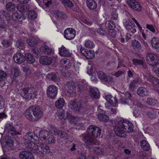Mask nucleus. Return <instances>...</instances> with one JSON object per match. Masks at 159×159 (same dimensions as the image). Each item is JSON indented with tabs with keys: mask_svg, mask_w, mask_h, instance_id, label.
<instances>
[{
	"mask_svg": "<svg viewBox=\"0 0 159 159\" xmlns=\"http://www.w3.org/2000/svg\"><path fill=\"white\" fill-rule=\"evenodd\" d=\"M141 146L143 150L145 151L148 150L149 149V145L145 140H143L141 142Z\"/></svg>",
	"mask_w": 159,
	"mask_h": 159,
	"instance_id": "35",
	"label": "nucleus"
},
{
	"mask_svg": "<svg viewBox=\"0 0 159 159\" xmlns=\"http://www.w3.org/2000/svg\"><path fill=\"white\" fill-rule=\"evenodd\" d=\"M137 93L140 96H147L148 95V91L145 88L140 87L137 89Z\"/></svg>",
	"mask_w": 159,
	"mask_h": 159,
	"instance_id": "23",
	"label": "nucleus"
},
{
	"mask_svg": "<svg viewBox=\"0 0 159 159\" xmlns=\"http://www.w3.org/2000/svg\"><path fill=\"white\" fill-rule=\"evenodd\" d=\"M27 43L28 45L31 47H34L37 44V41H34V39H27Z\"/></svg>",
	"mask_w": 159,
	"mask_h": 159,
	"instance_id": "55",
	"label": "nucleus"
},
{
	"mask_svg": "<svg viewBox=\"0 0 159 159\" xmlns=\"http://www.w3.org/2000/svg\"><path fill=\"white\" fill-rule=\"evenodd\" d=\"M2 14V17H1L2 19L4 20V19H6V20H7V21H8L9 20V15L7 14L6 12L4 11L0 12V14Z\"/></svg>",
	"mask_w": 159,
	"mask_h": 159,
	"instance_id": "54",
	"label": "nucleus"
},
{
	"mask_svg": "<svg viewBox=\"0 0 159 159\" xmlns=\"http://www.w3.org/2000/svg\"><path fill=\"white\" fill-rule=\"evenodd\" d=\"M80 52L83 55L88 59H92L95 56V53L93 51L85 50L84 48H81Z\"/></svg>",
	"mask_w": 159,
	"mask_h": 159,
	"instance_id": "15",
	"label": "nucleus"
},
{
	"mask_svg": "<svg viewBox=\"0 0 159 159\" xmlns=\"http://www.w3.org/2000/svg\"><path fill=\"white\" fill-rule=\"evenodd\" d=\"M17 9L19 11L21 12H25L27 11L26 7L23 4L18 5Z\"/></svg>",
	"mask_w": 159,
	"mask_h": 159,
	"instance_id": "47",
	"label": "nucleus"
},
{
	"mask_svg": "<svg viewBox=\"0 0 159 159\" xmlns=\"http://www.w3.org/2000/svg\"><path fill=\"white\" fill-rule=\"evenodd\" d=\"M10 128L9 129L11 132L10 133V134L11 135L18 134L20 135V134L15 129L12 125L10 126Z\"/></svg>",
	"mask_w": 159,
	"mask_h": 159,
	"instance_id": "52",
	"label": "nucleus"
},
{
	"mask_svg": "<svg viewBox=\"0 0 159 159\" xmlns=\"http://www.w3.org/2000/svg\"><path fill=\"white\" fill-rule=\"evenodd\" d=\"M55 14L57 16L60 18L64 17V15L62 12L59 11H56L55 12Z\"/></svg>",
	"mask_w": 159,
	"mask_h": 159,
	"instance_id": "61",
	"label": "nucleus"
},
{
	"mask_svg": "<svg viewBox=\"0 0 159 159\" xmlns=\"http://www.w3.org/2000/svg\"><path fill=\"white\" fill-rule=\"evenodd\" d=\"M7 76V74L3 71L0 70V81L4 80Z\"/></svg>",
	"mask_w": 159,
	"mask_h": 159,
	"instance_id": "56",
	"label": "nucleus"
},
{
	"mask_svg": "<svg viewBox=\"0 0 159 159\" xmlns=\"http://www.w3.org/2000/svg\"><path fill=\"white\" fill-rule=\"evenodd\" d=\"M21 15L17 12L14 13L12 16V19L13 20L16 21L21 18Z\"/></svg>",
	"mask_w": 159,
	"mask_h": 159,
	"instance_id": "51",
	"label": "nucleus"
},
{
	"mask_svg": "<svg viewBox=\"0 0 159 159\" xmlns=\"http://www.w3.org/2000/svg\"><path fill=\"white\" fill-rule=\"evenodd\" d=\"M159 58L157 55L153 53H148L146 57V61L149 65L153 66L152 70L159 77Z\"/></svg>",
	"mask_w": 159,
	"mask_h": 159,
	"instance_id": "4",
	"label": "nucleus"
},
{
	"mask_svg": "<svg viewBox=\"0 0 159 159\" xmlns=\"http://www.w3.org/2000/svg\"><path fill=\"white\" fill-rule=\"evenodd\" d=\"M146 102L150 106H154L158 103L157 100L150 98H147Z\"/></svg>",
	"mask_w": 159,
	"mask_h": 159,
	"instance_id": "36",
	"label": "nucleus"
},
{
	"mask_svg": "<svg viewBox=\"0 0 159 159\" xmlns=\"http://www.w3.org/2000/svg\"><path fill=\"white\" fill-rule=\"evenodd\" d=\"M2 44L4 47H6L10 45V43L7 40H4L2 42Z\"/></svg>",
	"mask_w": 159,
	"mask_h": 159,
	"instance_id": "63",
	"label": "nucleus"
},
{
	"mask_svg": "<svg viewBox=\"0 0 159 159\" xmlns=\"http://www.w3.org/2000/svg\"><path fill=\"white\" fill-rule=\"evenodd\" d=\"M133 64L135 66L142 65L143 67H146V64L144 63L142 59H133L132 60Z\"/></svg>",
	"mask_w": 159,
	"mask_h": 159,
	"instance_id": "33",
	"label": "nucleus"
},
{
	"mask_svg": "<svg viewBox=\"0 0 159 159\" xmlns=\"http://www.w3.org/2000/svg\"><path fill=\"white\" fill-rule=\"evenodd\" d=\"M132 19L138 28L139 31L141 32L142 30H143L142 29V27L140 25V24L138 23L137 21L134 18H132Z\"/></svg>",
	"mask_w": 159,
	"mask_h": 159,
	"instance_id": "57",
	"label": "nucleus"
},
{
	"mask_svg": "<svg viewBox=\"0 0 159 159\" xmlns=\"http://www.w3.org/2000/svg\"><path fill=\"white\" fill-rule=\"evenodd\" d=\"M82 21L83 23L89 25H91L93 23L92 21H89L86 19H83Z\"/></svg>",
	"mask_w": 159,
	"mask_h": 159,
	"instance_id": "59",
	"label": "nucleus"
},
{
	"mask_svg": "<svg viewBox=\"0 0 159 159\" xmlns=\"http://www.w3.org/2000/svg\"><path fill=\"white\" fill-rule=\"evenodd\" d=\"M65 101L63 98H60L56 100L55 102V107L58 108H61L64 105Z\"/></svg>",
	"mask_w": 159,
	"mask_h": 159,
	"instance_id": "32",
	"label": "nucleus"
},
{
	"mask_svg": "<svg viewBox=\"0 0 159 159\" xmlns=\"http://www.w3.org/2000/svg\"><path fill=\"white\" fill-rule=\"evenodd\" d=\"M107 101L110 103H113V106H115L118 104V101L115 97H113L111 95H108L106 96Z\"/></svg>",
	"mask_w": 159,
	"mask_h": 159,
	"instance_id": "25",
	"label": "nucleus"
},
{
	"mask_svg": "<svg viewBox=\"0 0 159 159\" xmlns=\"http://www.w3.org/2000/svg\"><path fill=\"white\" fill-rule=\"evenodd\" d=\"M87 5L91 10L95 9L97 7V4L94 0H87Z\"/></svg>",
	"mask_w": 159,
	"mask_h": 159,
	"instance_id": "31",
	"label": "nucleus"
},
{
	"mask_svg": "<svg viewBox=\"0 0 159 159\" xmlns=\"http://www.w3.org/2000/svg\"><path fill=\"white\" fill-rule=\"evenodd\" d=\"M37 95V92L34 88H24L21 90V95L26 99H33Z\"/></svg>",
	"mask_w": 159,
	"mask_h": 159,
	"instance_id": "6",
	"label": "nucleus"
},
{
	"mask_svg": "<svg viewBox=\"0 0 159 159\" xmlns=\"http://www.w3.org/2000/svg\"><path fill=\"white\" fill-rule=\"evenodd\" d=\"M157 109L153 108H148L145 111L147 116L149 119H153L156 117V113L157 112Z\"/></svg>",
	"mask_w": 159,
	"mask_h": 159,
	"instance_id": "18",
	"label": "nucleus"
},
{
	"mask_svg": "<svg viewBox=\"0 0 159 159\" xmlns=\"http://www.w3.org/2000/svg\"><path fill=\"white\" fill-rule=\"evenodd\" d=\"M21 159H34L32 154L27 151H23L21 152L19 155Z\"/></svg>",
	"mask_w": 159,
	"mask_h": 159,
	"instance_id": "19",
	"label": "nucleus"
},
{
	"mask_svg": "<svg viewBox=\"0 0 159 159\" xmlns=\"http://www.w3.org/2000/svg\"><path fill=\"white\" fill-rule=\"evenodd\" d=\"M50 133L45 130H41L39 133V138L41 140H45L48 137Z\"/></svg>",
	"mask_w": 159,
	"mask_h": 159,
	"instance_id": "27",
	"label": "nucleus"
},
{
	"mask_svg": "<svg viewBox=\"0 0 159 159\" xmlns=\"http://www.w3.org/2000/svg\"><path fill=\"white\" fill-rule=\"evenodd\" d=\"M132 46L135 48L140 49L141 47L140 43L136 40L132 41Z\"/></svg>",
	"mask_w": 159,
	"mask_h": 159,
	"instance_id": "43",
	"label": "nucleus"
},
{
	"mask_svg": "<svg viewBox=\"0 0 159 159\" xmlns=\"http://www.w3.org/2000/svg\"><path fill=\"white\" fill-rule=\"evenodd\" d=\"M139 83L138 79H136L131 81L130 84V87L131 89H133L134 87L138 84Z\"/></svg>",
	"mask_w": 159,
	"mask_h": 159,
	"instance_id": "46",
	"label": "nucleus"
},
{
	"mask_svg": "<svg viewBox=\"0 0 159 159\" xmlns=\"http://www.w3.org/2000/svg\"><path fill=\"white\" fill-rule=\"evenodd\" d=\"M57 115L60 119H64L65 120L67 119L69 122L74 123L75 124H77L76 122L77 121H78L80 119L78 117H75L67 112L65 113V111L64 110L57 111Z\"/></svg>",
	"mask_w": 159,
	"mask_h": 159,
	"instance_id": "5",
	"label": "nucleus"
},
{
	"mask_svg": "<svg viewBox=\"0 0 159 159\" xmlns=\"http://www.w3.org/2000/svg\"><path fill=\"white\" fill-rule=\"evenodd\" d=\"M84 45L85 47L88 48H93L94 47V44L90 40H88L85 42Z\"/></svg>",
	"mask_w": 159,
	"mask_h": 159,
	"instance_id": "42",
	"label": "nucleus"
},
{
	"mask_svg": "<svg viewBox=\"0 0 159 159\" xmlns=\"http://www.w3.org/2000/svg\"><path fill=\"white\" fill-rule=\"evenodd\" d=\"M57 57L56 56H54V58L52 59L51 58L47 56H43L40 58L39 60L40 63L42 64L48 65L52 62V60L55 61Z\"/></svg>",
	"mask_w": 159,
	"mask_h": 159,
	"instance_id": "16",
	"label": "nucleus"
},
{
	"mask_svg": "<svg viewBox=\"0 0 159 159\" xmlns=\"http://www.w3.org/2000/svg\"><path fill=\"white\" fill-rule=\"evenodd\" d=\"M133 128V125L131 123L126 120H122L117 122L114 130L117 136L124 137L125 136V133L132 131Z\"/></svg>",
	"mask_w": 159,
	"mask_h": 159,
	"instance_id": "2",
	"label": "nucleus"
},
{
	"mask_svg": "<svg viewBox=\"0 0 159 159\" xmlns=\"http://www.w3.org/2000/svg\"><path fill=\"white\" fill-rule=\"evenodd\" d=\"M146 28L152 32H154L155 31L154 28L151 25L147 24Z\"/></svg>",
	"mask_w": 159,
	"mask_h": 159,
	"instance_id": "60",
	"label": "nucleus"
},
{
	"mask_svg": "<svg viewBox=\"0 0 159 159\" xmlns=\"http://www.w3.org/2000/svg\"><path fill=\"white\" fill-rule=\"evenodd\" d=\"M6 7L8 11H13L15 9L14 4L11 2L8 3L6 5Z\"/></svg>",
	"mask_w": 159,
	"mask_h": 159,
	"instance_id": "41",
	"label": "nucleus"
},
{
	"mask_svg": "<svg viewBox=\"0 0 159 159\" xmlns=\"http://www.w3.org/2000/svg\"><path fill=\"white\" fill-rule=\"evenodd\" d=\"M52 130L55 134H58L60 136V138L63 140L67 139L69 138V136L64 131L58 130L56 128H53Z\"/></svg>",
	"mask_w": 159,
	"mask_h": 159,
	"instance_id": "20",
	"label": "nucleus"
},
{
	"mask_svg": "<svg viewBox=\"0 0 159 159\" xmlns=\"http://www.w3.org/2000/svg\"><path fill=\"white\" fill-rule=\"evenodd\" d=\"M4 105V100L2 97L0 95V109H2Z\"/></svg>",
	"mask_w": 159,
	"mask_h": 159,
	"instance_id": "58",
	"label": "nucleus"
},
{
	"mask_svg": "<svg viewBox=\"0 0 159 159\" xmlns=\"http://www.w3.org/2000/svg\"><path fill=\"white\" fill-rule=\"evenodd\" d=\"M150 42L152 47L156 49L159 48V38L154 37L151 39Z\"/></svg>",
	"mask_w": 159,
	"mask_h": 159,
	"instance_id": "29",
	"label": "nucleus"
},
{
	"mask_svg": "<svg viewBox=\"0 0 159 159\" xmlns=\"http://www.w3.org/2000/svg\"><path fill=\"white\" fill-rule=\"evenodd\" d=\"M46 142L48 143H53L55 142L54 138L52 135L50 134L49 136L45 140Z\"/></svg>",
	"mask_w": 159,
	"mask_h": 159,
	"instance_id": "50",
	"label": "nucleus"
},
{
	"mask_svg": "<svg viewBox=\"0 0 159 159\" xmlns=\"http://www.w3.org/2000/svg\"><path fill=\"white\" fill-rule=\"evenodd\" d=\"M90 95L92 98H98L100 96V93L98 89L96 88H91L89 92Z\"/></svg>",
	"mask_w": 159,
	"mask_h": 159,
	"instance_id": "28",
	"label": "nucleus"
},
{
	"mask_svg": "<svg viewBox=\"0 0 159 159\" xmlns=\"http://www.w3.org/2000/svg\"><path fill=\"white\" fill-rule=\"evenodd\" d=\"M126 3L131 8L134 10L140 11L141 9V6L135 0H126Z\"/></svg>",
	"mask_w": 159,
	"mask_h": 159,
	"instance_id": "13",
	"label": "nucleus"
},
{
	"mask_svg": "<svg viewBox=\"0 0 159 159\" xmlns=\"http://www.w3.org/2000/svg\"><path fill=\"white\" fill-rule=\"evenodd\" d=\"M98 117L99 120L104 122H107L109 119L107 116L104 115L101 113L98 114Z\"/></svg>",
	"mask_w": 159,
	"mask_h": 159,
	"instance_id": "38",
	"label": "nucleus"
},
{
	"mask_svg": "<svg viewBox=\"0 0 159 159\" xmlns=\"http://www.w3.org/2000/svg\"><path fill=\"white\" fill-rule=\"evenodd\" d=\"M59 53L60 55L63 57H69L70 56V53L63 46L59 48Z\"/></svg>",
	"mask_w": 159,
	"mask_h": 159,
	"instance_id": "26",
	"label": "nucleus"
},
{
	"mask_svg": "<svg viewBox=\"0 0 159 159\" xmlns=\"http://www.w3.org/2000/svg\"><path fill=\"white\" fill-rule=\"evenodd\" d=\"M97 32L101 35H104L105 34V31L102 28H99L97 30Z\"/></svg>",
	"mask_w": 159,
	"mask_h": 159,
	"instance_id": "62",
	"label": "nucleus"
},
{
	"mask_svg": "<svg viewBox=\"0 0 159 159\" xmlns=\"http://www.w3.org/2000/svg\"><path fill=\"white\" fill-rule=\"evenodd\" d=\"M58 92V88L53 85H50L48 88L47 94L49 97L54 98L57 96Z\"/></svg>",
	"mask_w": 159,
	"mask_h": 159,
	"instance_id": "10",
	"label": "nucleus"
},
{
	"mask_svg": "<svg viewBox=\"0 0 159 159\" xmlns=\"http://www.w3.org/2000/svg\"><path fill=\"white\" fill-rule=\"evenodd\" d=\"M37 16V13L35 11L31 10L29 11L28 14V18L34 20L36 18Z\"/></svg>",
	"mask_w": 159,
	"mask_h": 159,
	"instance_id": "37",
	"label": "nucleus"
},
{
	"mask_svg": "<svg viewBox=\"0 0 159 159\" xmlns=\"http://www.w3.org/2000/svg\"><path fill=\"white\" fill-rule=\"evenodd\" d=\"M64 37L67 39L71 40L75 37V30L71 28L66 29L64 33Z\"/></svg>",
	"mask_w": 159,
	"mask_h": 159,
	"instance_id": "11",
	"label": "nucleus"
},
{
	"mask_svg": "<svg viewBox=\"0 0 159 159\" xmlns=\"http://www.w3.org/2000/svg\"><path fill=\"white\" fill-rule=\"evenodd\" d=\"M35 51L37 56L41 53H44L46 55H52L54 53V50L53 48L46 45L42 46L39 50H35Z\"/></svg>",
	"mask_w": 159,
	"mask_h": 159,
	"instance_id": "7",
	"label": "nucleus"
},
{
	"mask_svg": "<svg viewBox=\"0 0 159 159\" xmlns=\"http://www.w3.org/2000/svg\"><path fill=\"white\" fill-rule=\"evenodd\" d=\"M13 59L14 61L16 63L21 64L25 61V57L22 54L17 53L14 54Z\"/></svg>",
	"mask_w": 159,
	"mask_h": 159,
	"instance_id": "17",
	"label": "nucleus"
},
{
	"mask_svg": "<svg viewBox=\"0 0 159 159\" xmlns=\"http://www.w3.org/2000/svg\"><path fill=\"white\" fill-rule=\"evenodd\" d=\"M33 109L32 106L29 107L24 112L25 116L29 120L33 121V115H32Z\"/></svg>",
	"mask_w": 159,
	"mask_h": 159,
	"instance_id": "22",
	"label": "nucleus"
},
{
	"mask_svg": "<svg viewBox=\"0 0 159 159\" xmlns=\"http://www.w3.org/2000/svg\"><path fill=\"white\" fill-rule=\"evenodd\" d=\"M35 137L34 133L31 132L27 133L24 136V143L26 147L30 149L33 151L36 150L43 154H46L49 153L50 149L49 147L45 144L39 141L38 139L34 138Z\"/></svg>",
	"mask_w": 159,
	"mask_h": 159,
	"instance_id": "1",
	"label": "nucleus"
},
{
	"mask_svg": "<svg viewBox=\"0 0 159 159\" xmlns=\"http://www.w3.org/2000/svg\"><path fill=\"white\" fill-rule=\"evenodd\" d=\"M120 102L122 104H127L128 102V99L126 98H123L120 99Z\"/></svg>",
	"mask_w": 159,
	"mask_h": 159,
	"instance_id": "64",
	"label": "nucleus"
},
{
	"mask_svg": "<svg viewBox=\"0 0 159 159\" xmlns=\"http://www.w3.org/2000/svg\"><path fill=\"white\" fill-rule=\"evenodd\" d=\"M11 74L15 77L18 76L20 73L19 70L16 67H13L11 69Z\"/></svg>",
	"mask_w": 159,
	"mask_h": 159,
	"instance_id": "45",
	"label": "nucleus"
},
{
	"mask_svg": "<svg viewBox=\"0 0 159 159\" xmlns=\"http://www.w3.org/2000/svg\"><path fill=\"white\" fill-rule=\"evenodd\" d=\"M107 33L109 36L113 37H115L116 35V31L114 29L108 30Z\"/></svg>",
	"mask_w": 159,
	"mask_h": 159,
	"instance_id": "53",
	"label": "nucleus"
},
{
	"mask_svg": "<svg viewBox=\"0 0 159 159\" xmlns=\"http://www.w3.org/2000/svg\"><path fill=\"white\" fill-rule=\"evenodd\" d=\"M26 60L30 63H33L35 61L34 57L31 54L27 53L25 55Z\"/></svg>",
	"mask_w": 159,
	"mask_h": 159,
	"instance_id": "39",
	"label": "nucleus"
},
{
	"mask_svg": "<svg viewBox=\"0 0 159 159\" xmlns=\"http://www.w3.org/2000/svg\"><path fill=\"white\" fill-rule=\"evenodd\" d=\"M32 107L33 115V121H35L39 120L41 117L43 111L39 107L35 105Z\"/></svg>",
	"mask_w": 159,
	"mask_h": 159,
	"instance_id": "8",
	"label": "nucleus"
},
{
	"mask_svg": "<svg viewBox=\"0 0 159 159\" xmlns=\"http://www.w3.org/2000/svg\"><path fill=\"white\" fill-rule=\"evenodd\" d=\"M76 83L73 81L68 82L65 85V88L70 94H75L76 93Z\"/></svg>",
	"mask_w": 159,
	"mask_h": 159,
	"instance_id": "14",
	"label": "nucleus"
},
{
	"mask_svg": "<svg viewBox=\"0 0 159 159\" xmlns=\"http://www.w3.org/2000/svg\"><path fill=\"white\" fill-rule=\"evenodd\" d=\"M47 78L51 80L56 81L57 80V76L54 73L48 74L47 75Z\"/></svg>",
	"mask_w": 159,
	"mask_h": 159,
	"instance_id": "49",
	"label": "nucleus"
},
{
	"mask_svg": "<svg viewBox=\"0 0 159 159\" xmlns=\"http://www.w3.org/2000/svg\"><path fill=\"white\" fill-rule=\"evenodd\" d=\"M105 26L107 30L112 29L116 27V25L111 20H108L106 21L105 23Z\"/></svg>",
	"mask_w": 159,
	"mask_h": 159,
	"instance_id": "34",
	"label": "nucleus"
},
{
	"mask_svg": "<svg viewBox=\"0 0 159 159\" xmlns=\"http://www.w3.org/2000/svg\"><path fill=\"white\" fill-rule=\"evenodd\" d=\"M16 46L19 49H23L24 48L25 43L20 40H18L16 42Z\"/></svg>",
	"mask_w": 159,
	"mask_h": 159,
	"instance_id": "44",
	"label": "nucleus"
},
{
	"mask_svg": "<svg viewBox=\"0 0 159 159\" xmlns=\"http://www.w3.org/2000/svg\"><path fill=\"white\" fill-rule=\"evenodd\" d=\"M69 107L74 110H79L81 106L80 102L76 101L71 100L68 105Z\"/></svg>",
	"mask_w": 159,
	"mask_h": 159,
	"instance_id": "21",
	"label": "nucleus"
},
{
	"mask_svg": "<svg viewBox=\"0 0 159 159\" xmlns=\"http://www.w3.org/2000/svg\"><path fill=\"white\" fill-rule=\"evenodd\" d=\"M124 25L126 29L129 32L134 33L136 32V30L133 25L129 19H125L124 21Z\"/></svg>",
	"mask_w": 159,
	"mask_h": 159,
	"instance_id": "12",
	"label": "nucleus"
},
{
	"mask_svg": "<svg viewBox=\"0 0 159 159\" xmlns=\"http://www.w3.org/2000/svg\"><path fill=\"white\" fill-rule=\"evenodd\" d=\"M98 78L103 82L111 84L113 83V80L110 76L106 75L102 71H99L98 73Z\"/></svg>",
	"mask_w": 159,
	"mask_h": 159,
	"instance_id": "9",
	"label": "nucleus"
},
{
	"mask_svg": "<svg viewBox=\"0 0 159 159\" xmlns=\"http://www.w3.org/2000/svg\"><path fill=\"white\" fill-rule=\"evenodd\" d=\"M148 80L155 85H159V80L155 78L152 74H149L147 77Z\"/></svg>",
	"mask_w": 159,
	"mask_h": 159,
	"instance_id": "24",
	"label": "nucleus"
},
{
	"mask_svg": "<svg viewBox=\"0 0 159 159\" xmlns=\"http://www.w3.org/2000/svg\"><path fill=\"white\" fill-rule=\"evenodd\" d=\"M88 86V83L84 80H82L79 83L78 88V91H80L81 90L86 89Z\"/></svg>",
	"mask_w": 159,
	"mask_h": 159,
	"instance_id": "30",
	"label": "nucleus"
},
{
	"mask_svg": "<svg viewBox=\"0 0 159 159\" xmlns=\"http://www.w3.org/2000/svg\"><path fill=\"white\" fill-rule=\"evenodd\" d=\"M87 131L88 135L84 136L83 139V140L86 145L88 146L90 143L93 142L95 143L94 138L100 136L101 129L95 125H91L88 128Z\"/></svg>",
	"mask_w": 159,
	"mask_h": 159,
	"instance_id": "3",
	"label": "nucleus"
},
{
	"mask_svg": "<svg viewBox=\"0 0 159 159\" xmlns=\"http://www.w3.org/2000/svg\"><path fill=\"white\" fill-rule=\"evenodd\" d=\"M61 63L62 65L67 67H69L71 65L70 60L66 58L61 59Z\"/></svg>",
	"mask_w": 159,
	"mask_h": 159,
	"instance_id": "40",
	"label": "nucleus"
},
{
	"mask_svg": "<svg viewBox=\"0 0 159 159\" xmlns=\"http://www.w3.org/2000/svg\"><path fill=\"white\" fill-rule=\"evenodd\" d=\"M63 4L66 6L71 7L73 6V4L70 0H61Z\"/></svg>",
	"mask_w": 159,
	"mask_h": 159,
	"instance_id": "48",
	"label": "nucleus"
}]
</instances>
